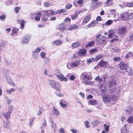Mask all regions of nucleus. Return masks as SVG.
Returning a JSON list of instances; mask_svg holds the SVG:
<instances>
[{
    "mask_svg": "<svg viewBox=\"0 0 133 133\" xmlns=\"http://www.w3.org/2000/svg\"><path fill=\"white\" fill-rule=\"evenodd\" d=\"M121 19L123 21H128L133 19V12L129 13L128 11L125 12L120 16Z\"/></svg>",
    "mask_w": 133,
    "mask_h": 133,
    "instance_id": "nucleus-1",
    "label": "nucleus"
},
{
    "mask_svg": "<svg viewBox=\"0 0 133 133\" xmlns=\"http://www.w3.org/2000/svg\"><path fill=\"white\" fill-rule=\"evenodd\" d=\"M49 83L53 88L58 91H60L61 88L58 82L50 80L49 81Z\"/></svg>",
    "mask_w": 133,
    "mask_h": 133,
    "instance_id": "nucleus-2",
    "label": "nucleus"
},
{
    "mask_svg": "<svg viewBox=\"0 0 133 133\" xmlns=\"http://www.w3.org/2000/svg\"><path fill=\"white\" fill-rule=\"evenodd\" d=\"M107 38L104 36H103L100 38H96V41L97 44H105L107 42Z\"/></svg>",
    "mask_w": 133,
    "mask_h": 133,
    "instance_id": "nucleus-3",
    "label": "nucleus"
},
{
    "mask_svg": "<svg viewBox=\"0 0 133 133\" xmlns=\"http://www.w3.org/2000/svg\"><path fill=\"white\" fill-rule=\"evenodd\" d=\"M119 69L122 71L127 70L129 67L128 64H126L124 62L121 61L118 64Z\"/></svg>",
    "mask_w": 133,
    "mask_h": 133,
    "instance_id": "nucleus-4",
    "label": "nucleus"
},
{
    "mask_svg": "<svg viewBox=\"0 0 133 133\" xmlns=\"http://www.w3.org/2000/svg\"><path fill=\"white\" fill-rule=\"evenodd\" d=\"M127 31L126 27L124 26L122 27H120L118 28V33L119 34L124 35Z\"/></svg>",
    "mask_w": 133,
    "mask_h": 133,
    "instance_id": "nucleus-5",
    "label": "nucleus"
},
{
    "mask_svg": "<svg viewBox=\"0 0 133 133\" xmlns=\"http://www.w3.org/2000/svg\"><path fill=\"white\" fill-rule=\"evenodd\" d=\"M102 101L105 102H110L111 101L110 96L108 95H104L102 97Z\"/></svg>",
    "mask_w": 133,
    "mask_h": 133,
    "instance_id": "nucleus-6",
    "label": "nucleus"
},
{
    "mask_svg": "<svg viewBox=\"0 0 133 133\" xmlns=\"http://www.w3.org/2000/svg\"><path fill=\"white\" fill-rule=\"evenodd\" d=\"M108 64L107 61L101 59L98 62V65L101 67L105 68L106 67Z\"/></svg>",
    "mask_w": 133,
    "mask_h": 133,
    "instance_id": "nucleus-7",
    "label": "nucleus"
},
{
    "mask_svg": "<svg viewBox=\"0 0 133 133\" xmlns=\"http://www.w3.org/2000/svg\"><path fill=\"white\" fill-rule=\"evenodd\" d=\"M87 52V50L84 49H81L79 50L77 53L78 56H85Z\"/></svg>",
    "mask_w": 133,
    "mask_h": 133,
    "instance_id": "nucleus-8",
    "label": "nucleus"
},
{
    "mask_svg": "<svg viewBox=\"0 0 133 133\" xmlns=\"http://www.w3.org/2000/svg\"><path fill=\"white\" fill-rule=\"evenodd\" d=\"M80 64V62L79 60H75L71 63L70 66L71 67L73 68L78 66Z\"/></svg>",
    "mask_w": 133,
    "mask_h": 133,
    "instance_id": "nucleus-9",
    "label": "nucleus"
},
{
    "mask_svg": "<svg viewBox=\"0 0 133 133\" xmlns=\"http://www.w3.org/2000/svg\"><path fill=\"white\" fill-rule=\"evenodd\" d=\"M127 125H128V124H125L124 126L121 128V133H128L129 132L128 129H127Z\"/></svg>",
    "mask_w": 133,
    "mask_h": 133,
    "instance_id": "nucleus-10",
    "label": "nucleus"
},
{
    "mask_svg": "<svg viewBox=\"0 0 133 133\" xmlns=\"http://www.w3.org/2000/svg\"><path fill=\"white\" fill-rule=\"evenodd\" d=\"M58 29L60 31L63 32L65 30V26L63 23H61L58 26Z\"/></svg>",
    "mask_w": 133,
    "mask_h": 133,
    "instance_id": "nucleus-11",
    "label": "nucleus"
},
{
    "mask_svg": "<svg viewBox=\"0 0 133 133\" xmlns=\"http://www.w3.org/2000/svg\"><path fill=\"white\" fill-rule=\"evenodd\" d=\"M91 18L90 15H87L83 19L82 24H84L88 23L91 19Z\"/></svg>",
    "mask_w": 133,
    "mask_h": 133,
    "instance_id": "nucleus-12",
    "label": "nucleus"
},
{
    "mask_svg": "<svg viewBox=\"0 0 133 133\" xmlns=\"http://www.w3.org/2000/svg\"><path fill=\"white\" fill-rule=\"evenodd\" d=\"M56 76L57 78H59L62 81H67L68 80V78H67L64 77V76L61 74L58 75H56Z\"/></svg>",
    "mask_w": 133,
    "mask_h": 133,
    "instance_id": "nucleus-13",
    "label": "nucleus"
},
{
    "mask_svg": "<svg viewBox=\"0 0 133 133\" xmlns=\"http://www.w3.org/2000/svg\"><path fill=\"white\" fill-rule=\"evenodd\" d=\"M116 84V82L115 80H113L109 81L108 83L109 86L110 88L114 87Z\"/></svg>",
    "mask_w": 133,
    "mask_h": 133,
    "instance_id": "nucleus-14",
    "label": "nucleus"
},
{
    "mask_svg": "<svg viewBox=\"0 0 133 133\" xmlns=\"http://www.w3.org/2000/svg\"><path fill=\"white\" fill-rule=\"evenodd\" d=\"M82 79L83 80H86V81H90L91 79L90 76L88 74L83 75L82 77Z\"/></svg>",
    "mask_w": 133,
    "mask_h": 133,
    "instance_id": "nucleus-15",
    "label": "nucleus"
},
{
    "mask_svg": "<svg viewBox=\"0 0 133 133\" xmlns=\"http://www.w3.org/2000/svg\"><path fill=\"white\" fill-rule=\"evenodd\" d=\"M18 23H20L21 25V27H20V29H23L24 27V26L25 24V21L23 20H20L18 19L17 20Z\"/></svg>",
    "mask_w": 133,
    "mask_h": 133,
    "instance_id": "nucleus-16",
    "label": "nucleus"
},
{
    "mask_svg": "<svg viewBox=\"0 0 133 133\" xmlns=\"http://www.w3.org/2000/svg\"><path fill=\"white\" fill-rule=\"evenodd\" d=\"M78 28V26L76 24H72L70 25L68 28V30H74Z\"/></svg>",
    "mask_w": 133,
    "mask_h": 133,
    "instance_id": "nucleus-17",
    "label": "nucleus"
},
{
    "mask_svg": "<svg viewBox=\"0 0 133 133\" xmlns=\"http://www.w3.org/2000/svg\"><path fill=\"white\" fill-rule=\"evenodd\" d=\"M2 114L6 119L8 120L9 119L11 115V112L10 111L6 112H3Z\"/></svg>",
    "mask_w": 133,
    "mask_h": 133,
    "instance_id": "nucleus-18",
    "label": "nucleus"
},
{
    "mask_svg": "<svg viewBox=\"0 0 133 133\" xmlns=\"http://www.w3.org/2000/svg\"><path fill=\"white\" fill-rule=\"evenodd\" d=\"M105 4L107 6H112L114 5L113 0H107Z\"/></svg>",
    "mask_w": 133,
    "mask_h": 133,
    "instance_id": "nucleus-19",
    "label": "nucleus"
},
{
    "mask_svg": "<svg viewBox=\"0 0 133 133\" xmlns=\"http://www.w3.org/2000/svg\"><path fill=\"white\" fill-rule=\"evenodd\" d=\"M98 101L96 99H93L89 101L88 103L92 105H95L97 104Z\"/></svg>",
    "mask_w": 133,
    "mask_h": 133,
    "instance_id": "nucleus-20",
    "label": "nucleus"
},
{
    "mask_svg": "<svg viewBox=\"0 0 133 133\" xmlns=\"http://www.w3.org/2000/svg\"><path fill=\"white\" fill-rule=\"evenodd\" d=\"M95 41H92L89 42L85 46V47L87 48L93 47L95 45Z\"/></svg>",
    "mask_w": 133,
    "mask_h": 133,
    "instance_id": "nucleus-21",
    "label": "nucleus"
},
{
    "mask_svg": "<svg viewBox=\"0 0 133 133\" xmlns=\"http://www.w3.org/2000/svg\"><path fill=\"white\" fill-rule=\"evenodd\" d=\"M80 45V44L78 42H75L72 43L71 46L73 49L77 48Z\"/></svg>",
    "mask_w": 133,
    "mask_h": 133,
    "instance_id": "nucleus-22",
    "label": "nucleus"
},
{
    "mask_svg": "<svg viewBox=\"0 0 133 133\" xmlns=\"http://www.w3.org/2000/svg\"><path fill=\"white\" fill-rule=\"evenodd\" d=\"M42 16V14L40 12L36 14V16L35 18V20L36 21H39L40 20L41 17Z\"/></svg>",
    "mask_w": 133,
    "mask_h": 133,
    "instance_id": "nucleus-23",
    "label": "nucleus"
},
{
    "mask_svg": "<svg viewBox=\"0 0 133 133\" xmlns=\"http://www.w3.org/2000/svg\"><path fill=\"white\" fill-rule=\"evenodd\" d=\"M101 90V92L102 93L105 92L107 90V87L104 86L102 85H101L99 88Z\"/></svg>",
    "mask_w": 133,
    "mask_h": 133,
    "instance_id": "nucleus-24",
    "label": "nucleus"
},
{
    "mask_svg": "<svg viewBox=\"0 0 133 133\" xmlns=\"http://www.w3.org/2000/svg\"><path fill=\"white\" fill-rule=\"evenodd\" d=\"M97 24V22L95 21H92L87 25L88 27L89 28H90L94 26Z\"/></svg>",
    "mask_w": 133,
    "mask_h": 133,
    "instance_id": "nucleus-25",
    "label": "nucleus"
},
{
    "mask_svg": "<svg viewBox=\"0 0 133 133\" xmlns=\"http://www.w3.org/2000/svg\"><path fill=\"white\" fill-rule=\"evenodd\" d=\"M98 50L97 48H95L90 50L89 52L90 54H91L95 52H98Z\"/></svg>",
    "mask_w": 133,
    "mask_h": 133,
    "instance_id": "nucleus-26",
    "label": "nucleus"
},
{
    "mask_svg": "<svg viewBox=\"0 0 133 133\" xmlns=\"http://www.w3.org/2000/svg\"><path fill=\"white\" fill-rule=\"evenodd\" d=\"M103 57H104V56L101 54H99L96 56L95 57V61L97 62L99 59L102 58Z\"/></svg>",
    "mask_w": 133,
    "mask_h": 133,
    "instance_id": "nucleus-27",
    "label": "nucleus"
},
{
    "mask_svg": "<svg viewBox=\"0 0 133 133\" xmlns=\"http://www.w3.org/2000/svg\"><path fill=\"white\" fill-rule=\"evenodd\" d=\"M102 5V3L100 2H96L94 4V7L95 8H97L100 6Z\"/></svg>",
    "mask_w": 133,
    "mask_h": 133,
    "instance_id": "nucleus-28",
    "label": "nucleus"
},
{
    "mask_svg": "<svg viewBox=\"0 0 133 133\" xmlns=\"http://www.w3.org/2000/svg\"><path fill=\"white\" fill-rule=\"evenodd\" d=\"M19 30V29L16 27H14L12 30V33H11V35L13 36L14 34L17 33Z\"/></svg>",
    "mask_w": 133,
    "mask_h": 133,
    "instance_id": "nucleus-29",
    "label": "nucleus"
},
{
    "mask_svg": "<svg viewBox=\"0 0 133 133\" xmlns=\"http://www.w3.org/2000/svg\"><path fill=\"white\" fill-rule=\"evenodd\" d=\"M62 43L61 41L58 40H56L52 43L53 44L56 45H59Z\"/></svg>",
    "mask_w": 133,
    "mask_h": 133,
    "instance_id": "nucleus-30",
    "label": "nucleus"
},
{
    "mask_svg": "<svg viewBox=\"0 0 133 133\" xmlns=\"http://www.w3.org/2000/svg\"><path fill=\"white\" fill-rule=\"evenodd\" d=\"M132 107L131 106H129L128 107L126 108V111L127 112L128 114H130L132 111Z\"/></svg>",
    "mask_w": 133,
    "mask_h": 133,
    "instance_id": "nucleus-31",
    "label": "nucleus"
},
{
    "mask_svg": "<svg viewBox=\"0 0 133 133\" xmlns=\"http://www.w3.org/2000/svg\"><path fill=\"white\" fill-rule=\"evenodd\" d=\"M53 113L55 115L58 116L59 114V112L57 109L55 107H53Z\"/></svg>",
    "mask_w": 133,
    "mask_h": 133,
    "instance_id": "nucleus-32",
    "label": "nucleus"
},
{
    "mask_svg": "<svg viewBox=\"0 0 133 133\" xmlns=\"http://www.w3.org/2000/svg\"><path fill=\"white\" fill-rule=\"evenodd\" d=\"M127 121L129 123H133V116L129 117L127 120Z\"/></svg>",
    "mask_w": 133,
    "mask_h": 133,
    "instance_id": "nucleus-33",
    "label": "nucleus"
},
{
    "mask_svg": "<svg viewBox=\"0 0 133 133\" xmlns=\"http://www.w3.org/2000/svg\"><path fill=\"white\" fill-rule=\"evenodd\" d=\"M66 12V10L65 9H62L56 11V13L59 14L61 13H64Z\"/></svg>",
    "mask_w": 133,
    "mask_h": 133,
    "instance_id": "nucleus-34",
    "label": "nucleus"
},
{
    "mask_svg": "<svg viewBox=\"0 0 133 133\" xmlns=\"http://www.w3.org/2000/svg\"><path fill=\"white\" fill-rule=\"evenodd\" d=\"M65 103V101L61 99V102L60 103V106H61L63 108H65L66 107L67 105L66 104H64L63 103Z\"/></svg>",
    "mask_w": 133,
    "mask_h": 133,
    "instance_id": "nucleus-35",
    "label": "nucleus"
},
{
    "mask_svg": "<svg viewBox=\"0 0 133 133\" xmlns=\"http://www.w3.org/2000/svg\"><path fill=\"white\" fill-rule=\"evenodd\" d=\"M114 34V32L112 31H110L108 34V37L109 38H112Z\"/></svg>",
    "mask_w": 133,
    "mask_h": 133,
    "instance_id": "nucleus-36",
    "label": "nucleus"
},
{
    "mask_svg": "<svg viewBox=\"0 0 133 133\" xmlns=\"http://www.w3.org/2000/svg\"><path fill=\"white\" fill-rule=\"evenodd\" d=\"M127 72L129 75L131 76L133 75V71L132 69L131 68L129 67V68L127 69Z\"/></svg>",
    "mask_w": 133,
    "mask_h": 133,
    "instance_id": "nucleus-37",
    "label": "nucleus"
},
{
    "mask_svg": "<svg viewBox=\"0 0 133 133\" xmlns=\"http://www.w3.org/2000/svg\"><path fill=\"white\" fill-rule=\"evenodd\" d=\"M92 123L93 126L95 127L99 124V122L98 120H96L92 122Z\"/></svg>",
    "mask_w": 133,
    "mask_h": 133,
    "instance_id": "nucleus-38",
    "label": "nucleus"
},
{
    "mask_svg": "<svg viewBox=\"0 0 133 133\" xmlns=\"http://www.w3.org/2000/svg\"><path fill=\"white\" fill-rule=\"evenodd\" d=\"M72 19L73 20H76L78 18V14L74 15L73 16H71Z\"/></svg>",
    "mask_w": 133,
    "mask_h": 133,
    "instance_id": "nucleus-39",
    "label": "nucleus"
},
{
    "mask_svg": "<svg viewBox=\"0 0 133 133\" xmlns=\"http://www.w3.org/2000/svg\"><path fill=\"white\" fill-rule=\"evenodd\" d=\"M111 99H112L114 102L116 101L118 98V97L115 95H112L111 97Z\"/></svg>",
    "mask_w": 133,
    "mask_h": 133,
    "instance_id": "nucleus-40",
    "label": "nucleus"
},
{
    "mask_svg": "<svg viewBox=\"0 0 133 133\" xmlns=\"http://www.w3.org/2000/svg\"><path fill=\"white\" fill-rule=\"evenodd\" d=\"M113 23L112 21L111 20H109L105 22V24L107 26H109Z\"/></svg>",
    "mask_w": 133,
    "mask_h": 133,
    "instance_id": "nucleus-41",
    "label": "nucleus"
},
{
    "mask_svg": "<svg viewBox=\"0 0 133 133\" xmlns=\"http://www.w3.org/2000/svg\"><path fill=\"white\" fill-rule=\"evenodd\" d=\"M121 58L120 57H115L114 58L113 60L114 61L118 62L121 61Z\"/></svg>",
    "mask_w": 133,
    "mask_h": 133,
    "instance_id": "nucleus-42",
    "label": "nucleus"
},
{
    "mask_svg": "<svg viewBox=\"0 0 133 133\" xmlns=\"http://www.w3.org/2000/svg\"><path fill=\"white\" fill-rule=\"evenodd\" d=\"M15 89L12 88L10 89L6 90L7 92L9 94H11L12 92H14L15 90Z\"/></svg>",
    "mask_w": 133,
    "mask_h": 133,
    "instance_id": "nucleus-43",
    "label": "nucleus"
},
{
    "mask_svg": "<svg viewBox=\"0 0 133 133\" xmlns=\"http://www.w3.org/2000/svg\"><path fill=\"white\" fill-rule=\"evenodd\" d=\"M44 61L45 64H47L49 62V59L48 57H46L44 59Z\"/></svg>",
    "mask_w": 133,
    "mask_h": 133,
    "instance_id": "nucleus-44",
    "label": "nucleus"
},
{
    "mask_svg": "<svg viewBox=\"0 0 133 133\" xmlns=\"http://www.w3.org/2000/svg\"><path fill=\"white\" fill-rule=\"evenodd\" d=\"M85 126L87 128H89L90 127L89 125V122L88 121H86L84 122Z\"/></svg>",
    "mask_w": 133,
    "mask_h": 133,
    "instance_id": "nucleus-45",
    "label": "nucleus"
},
{
    "mask_svg": "<svg viewBox=\"0 0 133 133\" xmlns=\"http://www.w3.org/2000/svg\"><path fill=\"white\" fill-rule=\"evenodd\" d=\"M21 7L20 6L16 7L15 8V12L17 14L18 13L19 10L21 9Z\"/></svg>",
    "mask_w": 133,
    "mask_h": 133,
    "instance_id": "nucleus-46",
    "label": "nucleus"
},
{
    "mask_svg": "<svg viewBox=\"0 0 133 133\" xmlns=\"http://www.w3.org/2000/svg\"><path fill=\"white\" fill-rule=\"evenodd\" d=\"M72 6V5L71 4H67L65 6V8L67 9H70Z\"/></svg>",
    "mask_w": 133,
    "mask_h": 133,
    "instance_id": "nucleus-47",
    "label": "nucleus"
},
{
    "mask_svg": "<svg viewBox=\"0 0 133 133\" xmlns=\"http://www.w3.org/2000/svg\"><path fill=\"white\" fill-rule=\"evenodd\" d=\"M5 18L6 16L4 15H2L0 16V19L3 21H4Z\"/></svg>",
    "mask_w": 133,
    "mask_h": 133,
    "instance_id": "nucleus-48",
    "label": "nucleus"
},
{
    "mask_svg": "<svg viewBox=\"0 0 133 133\" xmlns=\"http://www.w3.org/2000/svg\"><path fill=\"white\" fill-rule=\"evenodd\" d=\"M45 14L47 16H50V10H46L45 11Z\"/></svg>",
    "mask_w": 133,
    "mask_h": 133,
    "instance_id": "nucleus-49",
    "label": "nucleus"
},
{
    "mask_svg": "<svg viewBox=\"0 0 133 133\" xmlns=\"http://www.w3.org/2000/svg\"><path fill=\"white\" fill-rule=\"evenodd\" d=\"M95 80L99 82H101L102 81V79L99 76H97L96 78H95Z\"/></svg>",
    "mask_w": 133,
    "mask_h": 133,
    "instance_id": "nucleus-50",
    "label": "nucleus"
},
{
    "mask_svg": "<svg viewBox=\"0 0 133 133\" xmlns=\"http://www.w3.org/2000/svg\"><path fill=\"white\" fill-rule=\"evenodd\" d=\"M104 127H105V129L106 132H108L109 130V126L108 125L106 126V124H104Z\"/></svg>",
    "mask_w": 133,
    "mask_h": 133,
    "instance_id": "nucleus-51",
    "label": "nucleus"
},
{
    "mask_svg": "<svg viewBox=\"0 0 133 133\" xmlns=\"http://www.w3.org/2000/svg\"><path fill=\"white\" fill-rule=\"evenodd\" d=\"M127 5L129 7H132L133 6V3H128L127 4Z\"/></svg>",
    "mask_w": 133,
    "mask_h": 133,
    "instance_id": "nucleus-52",
    "label": "nucleus"
},
{
    "mask_svg": "<svg viewBox=\"0 0 133 133\" xmlns=\"http://www.w3.org/2000/svg\"><path fill=\"white\" fill-rule=\"evenodd\" d=\"M51 4L48 2H46L44 4V5L46 7H49L50 6Z\"/></svg>",
    "mask_w": 133,
    "mask_h": 133,
    "instance_id": "nucleus-53",
    "label": "nucleus"
},
{
    "mask_svg": "<svg viewBox=\"0 0 133 133\" xmlns=\"http://www.w3.org/2000/svg\"><path fill=\"white\" fill-rule=\"evenodd\" d=\"M44 109H43L42 108L40 109L39 110V113H37V115L38 116H39L42 113V112L43 111V110Z\"/></svg>",
    "mask_w": 133,
    "mask_h": 133,
    "instance_id": "nucleus-54",
    "label": "nucleus"
},
{
    "mask_svg": "<svg viewBox=\"0 0 133 133\" xmlns=\"http://www.w3.org/2000/svg\"><path fill=\"white\" fill-rule=\"evenodd\" d=\"M28 39L27 38H23L22 40V43H26L28 42Z\"/></svg>",
    "mask_w": 133,
    "mask_h": 133,
    "instance_id": "nucleus-55",
    "label": "nucleus"
},
{
    "mask_svg": "<svg viewBox=\"0 0 133 133\" xmlns=\"http://www.w3.org/2000/svg\"><path fill=\"white\" fill-rule=\"evenodd\" d=\"M56 94L58 96H59L60 97H63V94L60 92H59L58 93L56 92Z\"/></svg>",
    "mask_w": 133,
    "mask_h": 133,
    "instance_id": "nucleus-56",
    "label": "nucleus"
},
{
    "mask_svg": "<svg viewBox=\"0 0 133 133\" xmlns=\"http://www.w3.org/2000/svg\"><path fill=\"white\" fill-rule=\"evenodd\" d=\"M41 57L43 58H44L45 57V52H42L41 53Z\"/></svg>",
    "mask_w": 133,
    "mask_h": 133,
    "instance_id": "nucleus-57",
    "label": "nucleus"
},
{
    "mask_svg": "<svg viewBox=\"0 0 133 133\" xmlns=\"http://www.w3.org/2000/svg\"><path fill=\"white\" fill-rule=\"evenodd\" d=\"M50 13H51V14L52 15H54L55 14H57L56 13V12H55L54 10H53L51 9L50 10Z\"/></svg>",
    "mask_w": 133,
    "mask_h": 133,
    "instance_id": "nucleus-58",
    "label": "nucleus"
},
{
    "mask_svg": "<svg viewBox=\"0 0 133 133\" xmlns=\"http://www.w3.org/2000/svg\"><path fill=\"white\" fill-rule=\"evenodd\" d=\"M40 51V48L37 47L36 49L34 51V52H37L38 53Z\"/></svg>",
    "mask_w": 133,
    "mask_h": 133,
    "instance_id": "nucleus-59",
    "label": "nucleus"
},
{
    "mask_svg": "<svg viewBox=\"0 0 133 133\" xmlns=\"http://www.w3.org/2000/svg\"><path fill=\"white\" fill-rule=\"evenodd\" d=\"M102 18L100 16H97L96 18V20L97 21H99L101 20Z\"/></svg>",
    "mask_w": 133,
    "mask_h": 133,
    "instance_id": "nucleus-60",
    "label": "nucleus"
},
{
    "mask_svg": "<svg viewBox=\"0 0 133 133\" xmlns=\"http://www.w3.org/2000/svg\"><path fill=\"white\" fill-rule=\"evenodd\" d=\"M60 133H65V131L63 128H62L59 130Z\"/></svg>",
    "mask_w": 133,
    "mask_h": 133,
    "instance_id": "nucleus-61",
    "label": "nucleus"
},
{
    "mask_svg": "<svg viewBox=\"0 0 133 133\" xmlns=\"http://www.w3.org/2000/svg\"><path fill=\"white\" fill-rule=\"evenodd\" d=\"M64 21L65 22H70L71 20L69 18L67 17L64 19Z\"/></svg>",
    "mask_w": 133,
    "mask_h": 133,
    "instance_id": "nucleus-62",
    "label": "nucleus"
},
{
    "mask_svg": "<svg viewBox=\"0 0 133 133\" xmlns=\"http://www.w3.org/2000/svg\"><path fill=\"white\" fill-rule=\"evenodd\" d=\"M129 38L130 41H133V33L129 36Z\"/></svg>",
    "mask_w": 133,
    "mask_h": 133,
    "instance_id": "nucleus-63",
    "label": "nucleus"
},
{
    "mask_svg": "<svg viewBox=\"0 0 133 133\" xmlns=\"http://www.w3.org/2000/svg\"><path fill=\"white\" fill-rule=\"evenodd\" d=\"M71 131L73 133H76L78 131L76 129H71Z\"/></svg>",
    "mask_w": 133,
    "mask_h": 133,
    "instance_id": "nucleus-64",
    "label": "nucleus"
}]
</instances>
